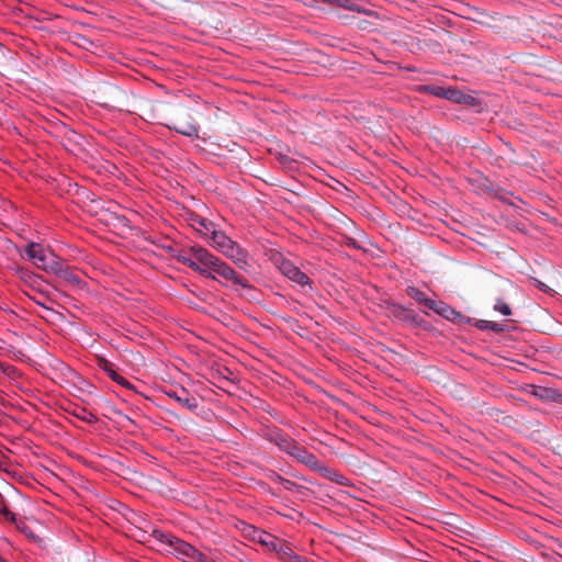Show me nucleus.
I'll list each match as a JSON object with an SVG mask.
<instances>
[{
    "instance_id": "20e7f679",
    "label": "nucleus",
    "mask_w": 562,
    "mask_h": 562,
    "mask_svg": "<svg viewBox=\"0 0 562 562\" xmlns=\"http://www.w3.org/2000/svg\"><path fill=\"white\" fill-rule=\"evenodd\" d=\"M25 255L36 268L49 273H52L60 260L50 249L37 243L29 244L25 248Z\"/></svg>"
},
{
    "instance_id": "f257e3e1",
    "label": "nucleus",
    "mask_w": 562,
    "mask_h": 562,
    "mask_svg": "<svg viewBox=\"0 0 562 562\" xmlns=\"http://www.w3.org/2000/svg\"><path fill=\"white\" fill-rule=\"evenodd\" d=\"M195 258L200 262V273L206 278L217 280L222 278L225 282H231L235 285L243 288L248 286V281L245 277L239 276L226 262L212 255L206 249L199 247L195 252Z\"/></svg>"
},
{
    "instance_id": "423d86ee",
    "label": "nucleus",
    "mask_w": 562,
    "mask_h": 562,
    "mask_svg": "<svg viewBox=\"0 0 562 562\" xmlns=\"http://www.w3.org/2000/svg\"><path fill=\"white\" fill-rule=\"evenodd\" d=\"M290 454L296 458L300 462L306 464L307 467L314 470H317L319 472L326 471V468L321 465L316 456L308 452L304 447H301L297 443L294 446V449L291 450Z\"/></svg>"
},
{
    "instance_id": "9b49d317",
    "label": "nucleus",
    "mask_w": 562,
    "mask_h": 562,
    "mask_svg": "<svg viewBox=\"0 0 562 562\" xmlns=\"http://www.w3.org/2000/svg\"><path fill=\"white\" fill-rule=\"evenodd\" d=\"M72 415L76 418L88 424H94L98 420V417L93 413L81 406L75 407L72 411Z\"/></svg>"
},
{
    "instance_id": "1a4fd4ad",
    "label": "nucleus",
    "mask_w": 562,
    "mask_h": 562,
    "mask_svg": "<svg viewBox=\"0 0 562 562\" xmlns=\"http://www.w3.org/2000/svg\"><path fill=\"white\" fill-rule=\"evenodd\" d=\"M191 226L204 237L210 238L213 232L216 231L215 224L207 221L206 218L194 216L191 218Z\"/></svg>"
},
{
    "instance_id": "f8f14e48",
    "label": "nucleus",
    "mask_w": 562,
    "mask_h": 562,
    "mask_svg": "<svg viewBox=\"0 0 562 562\" xmlns=\"http://www.w3.org/2000/svg\"><path fill=\"white\" fill-rule=\"evenodd\" d=\"M442 97L457 103H469L471 99L470 95L464 94L458 89H447L443 91Z\"/></svg>"
},
{
    "instance_id": "a211bd4d",
    "label": "nucleus",
    "mask_w": 562,
    "mask_h": 562,
    "mask_svg": "<svg viewBox=\"0 0 562 562\" xmlns=\"http://www.w3.org/2000/svg\"><path fill=\"white\" fill-rule=\"evenodd\" d=\"M277 445L282 449L284 450L285 452H288L289 454L291 453V450L294 449V446L296 445V442L290 438H285V437H280Z\"/></svg>"
},
{
    "instance_id": "9d476101",
    "label": "nucleus",
    "mask_w": 562,
    "mask_h": 562,
    "mask_svg": "<svg viewBox=\"0 0 562 562\" xmlns=\"http://www.w3.org/2000/svg\"><path fill=\"white\" fill-rule=\"evenodd\" d=\"M170 397H173L177 402H179L183 407L188 409H195L198 407V403L193 396H189L184 390H181V395L173 393H168Z\"/></svg>"
},
{
    "instance_id": "f03ea898",
    "label": "nucleus",
    "mask_w": 562,
    "mask_h": 562,
    "mask_svg": "<svg viewBox=\"0 0 562 562\" xmlns=\"http://www.w3.org/2000/svg\"><path fill=\"white\" fill-rule=\"evenodd\" d=\"M252 538L260 544L265 546L271 551L277 552L280 558L286 562H307V560L301 555H297L291 544L265 530L254 528Z\"/></svg>"
},
{
    "instance_id": "6ab92c4d",
    "label": "nucleus",
    "mask_w": 562,
    "mask_h": 562,
    "mask_svg": "<svg viewBox=\"0 0 562 562\" xmlns=\"http://www.w3.org/2000/svg\"><path fill=\"white\" fill-rule=\"evenodd\" d=\"M494 310L498 313H501L502 315L504 316H510L512 315V310L509 307V305L503 301V300H497L495 305H494Z\"/></svg>"
},
{
    "instance_id": "b1692460",
    "label": "nucleus",
    "mask_w": 562,
    "mask_h": 562,
    "mask_svg": "<svg viewBox=\"0 0 562 562\" xmlns=\"http://www.w3.org/2000/svg\"><path fill=\"white\" fill-rule=\"evenodd\" d=\"M322 473L326 476H329L330 480H335L333 475H329L330 471L328 469H326V471H323Z\"/></svg>"
},
{
    "instance_id": "2eb2a0df",
    "label": "nucleus",
    "mask_w": 562,
    "mask_h": 562,
    "mask_svg": "<svg viewBox=\"0 0 562 562\" xmlns=\"http://www.w3.org/2000/svg\"><path fill=\"white\" fill-rule=\"evenodd\" d=\"M407 294L416 302L424 304L427 308H429V303L434 302V300L428 299L423 291L414 286L407 288Z\"/></svg>"
},
{
    "instance_id": "39448f33",
    "label": "nucleus",
    "mask_w": 562,
    "mask_h": 562,
    "mask_svg": "<svg viewBox=\"0 0 562 562\" xmlns=\"http://www.w3.org/2000/svg\"><path fill=\"white\" fill-rule=\"evenodd\" d=\"M169 543L173 553L183 562H215L183 540L173 538Z\"/></svg>"
},
{
    "instance_id": "aec40b11",
    "label": "nucleus",
    "mask_w": 562,
    "mask_h": 562,
    "mask_svg": "<svg viewBox=\"0 0 562 562\" xmlns=\"http://www.w3.org/2000/svg\"><path fill=\"white\" fill-rule=\"evenodd\" d=\"M331 4H335L339 8H344L350 11H359L358 7L352 3L350 0H328Z\"/></svg>"
},
{
    "instance_id": "a878e982",
    "label": "nucleus",
    "mask_w": 562,
    "mask_h": 562,
    "mask_svg": "<svg viewBox=\"0 0 562 562\" xmlns=\"http://www.w3.org/2000/svg\"><path fill=\"white\" fill-rule=\"evenodd\" d=\"M3 342H4V341L0 338V350H3V349H4V348H3V346H2V345H3Z\"/></svg>"
},
{
    "instance_id": "dca6fc26",
    "label": "nucleus",
    "mask_w": 562,
    "mask_h": 562,
    "mask_svg": "<svg viewBox=\"0 0 562 562\" xmlns=\"http://www.w3.org/2000/svg\"><path fill=\"white\" fill-rule=\"evenodd\" d=\"M173 128L182 134V135H186V136H198V133H199V128L195 124H192V123H187L184 125H181V126H173Z\"/></svg>"
},
{
    "instance_id": "4be33fe9",
    "label": "nucleus",
    "mask_w": 562,
    "mask_h": 562,
    "mask_svg": "<svg viewBox=\"0 0 562 562\" xmlns=\"http://www.w3.org/2000/svg\"><path fill=\"white\" fill-rule=\"evenodd\" d=\"M3 515H4V517H5L7 519H9V520H11V521H15V515H14L12 512H10V510H8V509H5V508H4V509H3Z\"/></svg>"
},
{
    "instance_id": "412c9836",
    "label": "nucleus",
    "mask_w": 562,
    "mask_h": 562,
    "mask_svg": "<svg viewBox=\"0 0 562 562\" xmlns=\"http://www.w3.org/2000/svg\"><path fill=\"white\" fill-rule=\"evenodd\" d=\"M479 327L482 329H492L494 331L499 330L498 325L496 323L490 322V321H481Z\"/></svg>"
},
{
    "instance_id": "5701e85b",
    "label": "nucleus",
    "mask_w": 562,
    "mask_h": 562,
    "mask_svg": "<svg viewBox=\"0 0 562 562\" xmlns=\"http://www.w3.org/2000/svg\"><path fill=\"white\" fill-rule=\"evenodd\" d=\"M445 90H446V89H443V88H436V89L434 90V93H435L436 95L442 97V94H443V91H445Z\"/></svg>"
},
{
    "instance_id": "f3484780",
    "label": "nucleus",
    "mask_w": 562,
    "mask_h": 562,
    "mask_svg": "<svg viewBox=\"0 0 562 562\" xmlns=\"http://www.w3.org/2000/svg\"><path fill=\"white\" fill-rule=\"evenodd\" d=\"M106 371H108L109 376L113 381L119 383L120 385L127 387V389H130L132 386L131 383L125 378H123L121 374L115 372L113 369H106Z\"/></svg>"
},
{
    "instance_id": "6e6552de",
    "label": "nucleus",
    "mask_w": 562,
    "mask_h": 562,
    "mask_svg": "<svg viewBox=\"0 0 562 562\" xmlns=\"http://www.w3.org/2000/svg\"><path fill=\"white\" fill-rule=\"evenodd\" d=\"M52 273L58 276L60 279H63L70 285L81 286L82 284L81 278L76 273L75 270L65 265V262L61 259L56 265V268L52 271Z\"/></svg>"
},
{
    "instance_id": "0eeeda50",
    "label": "nucleus",
    "mask_w": 562,
    "mask_h": 562,
    "mask_svg": "<svg viewBox=\"0 0 562 562\" xmlns=\"http://www.w3.org/2000/svg\"><path fill=\"white\" fill-rule=\"evenodd\" d=\"M280 270L286 278L300 285H306L310 283V278L291 261L283 260L280 265Z\"/></svg>"
},
{
    "instance_id": "ddd939ff",
    "label": "nucleus",
    "mask_w": 562,
    "mask_h": 562,
    "mask_svg": "<svg viewBox=\"0 0 562 562\" xmlns=\"http://www.w3.org/2000/svg\"><path fill=\"white\" fill-rule=\"evenodd\" d=\"M429 310L436 312L437 314L449 318L451 314H454V311L445 302L435 301L429 303Z\"/></svg>"
},
{
    "instance_id": "4468645a",
    "label": "nucleus",
    "mask_w": 562,
    "mask_h": 562,
    "mask_svg": "<svg viewBox=\"0 0 562 562\" xmlns=\"http://www.w3.org/2000/svg\"><path fill=\"white\" fill-rule=\"evenodd\" d=\"M198 248L199 247H192L190 256H179L178 258L183 265L199 272L201 265L195 258V252Z\"/></svg>"
},
{
    "instance_id": "bb28decb",
    "label": "nucleus",
    "mask_w": 562,
    "mask_h": 562,
    "mask_svg": "<svg viewBox=\"0 0 562 562\" xmlns=\"http://www.w3.org/2000/svg\"><path fill=\"white\" fill-rule=\"evenodd\" d=\"M0 562H5V561L0 557Z\"/></svg>"
},
{
    "instance_id": "393cba45",
    "label": "nucleus",
    "mask_w": 562,
    "mask_h": 562,
    "mask_svg": "<svg viewBox=\"0 0 562 562\" xmlns=\"http://www.w3.org/2000/svg\"><path fill=\"white\" fill-rule=\"evenodd\" d=\"M322 473L326 476H329L330 480H335L333 475H329L330 471L328 469H326V471H323Z\"/></svg>"
},
{
    "instance_id": "7ed1b4c3",
    "label": "nucleus",
    "mask_w": 562,
    "mask_h": 562,
    "mask_svg": "<svg viewBox=\"0 0 562 562\" xmlns=\"http://www.w3.org/2000/svg\"><path fill=\"white\" fill-rule=\"evenodd\" d=\"M212 245L224 256L233 260L239 267H244L248 262V254L237 243L232 240L224 232L215 231L210 236Z\"/></svg>"
}]
</instances>
